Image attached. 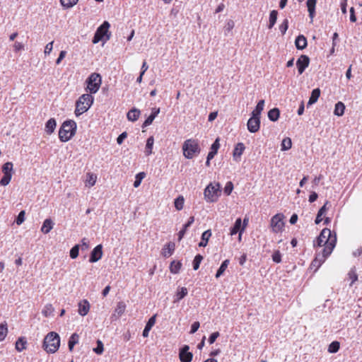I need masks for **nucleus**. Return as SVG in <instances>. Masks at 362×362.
<instances>
[{"mask_svg": "<svg viewBox=\"0 0 362 362\" xmlns=\"http://www.w3.org/2000/svg\"><path fill=\"white\" fill-rule=\"evenodd\" d=\"M76 123L74 120H66L62 124L59 131V138L61 141H69L76 134Z\"/></svg>", "mask_w": 362, "mask_h": 362, "instance_id": "obj_1", "label": "nucleus"}, {"mask_svg": "<svg viewBox=\"0 0 362 362\" xmlns=\"http://www.w3.org/2000/svg\"><path fill=\"white\" fill-rule=\"evenodd\" d=\"M60 346V338L57 333L51 332L44 339L43 347L49 354L55 353Z\"/></svg>", "mask_w": 362, "mask_h": 362, "instance_id": "obj_2", "label": "nucleus"}, {"mask_svg": "<svg viewBox=\"0 0 362 362\" xmlns=\"http://www.w3.org/2000/svg\"><path fill=\"white\" fill-rule=\"evenodd\" d=\"M93 100L90 94H83L76 103L75 115L78 117L86 112L90 107Z\"/></svg>", "mask_w": 362, "mask_h": 362, "instance_id": "obj_3", "label": "nucleus"}, {"mask_svg": "<svg viewBox=\"0 0 362 362\" xmlns=\"http://www.w3.org/2000/svg\"><path fill=\"white\" fill-rule=\"evenodd\" d=\"M199 143L194 139H187L182 145L183 154L186 158L192 159L200 153Z\"/></svg>", "mask_w": 362, "mask_h": 362, "instance_id": "obj_4", "label": "nucleus"}, {"mask_svg": "<svg viewBox=\"0 0 362 362\" xmlns=\"http://www.w3.org/2000/svg\"><path fill=\"white\" fill-rule=\"evenodd\" d=\"M221 185L219 183H210L204 189V198L207 202H215L220 195Z\"/></svg>", "mask_w": 362, "mask_h": 362, "instance_id": "obj_5", "label": "nucleus"}, {"mask_svg": "<svg viewBox=\"0 0 362 362\" xmlns=\"http://www.w3.org/2000/svg\"><path fill=\"white\" fill-rule=\"evenodd\" d=\"M110 26V25L107 21H104L103 23L95 33L92 40L93 44H96L104 39L105 40H108L110 39V35L108 34V29Z\"/></svg>", "mask_w": 362, "mask_h": 362, "instance_id": "obj_6", "label": "nucleus"}, {"mask_svg": "<svg viewBox=\"0 0 362 362\" xmlns=\"http://www.w3.org/2000/svg\"><path fill=\"white\" fill-rule=\"evenodd\" d=\"M334 238H337L335 233L332 234L330 229L324 228L314 242V246L316 245L319 247L327 245L328 243L332 242V240Z\"/></svg>", "mask_w": 362, "mask_h": 362, "instance_id": "obj_7", "label": "nucleus"}, {"mask_svg": "<svg viewBox=\"0 0 362 362\" xmlns=\"http://www.w3.org/2000/svg\"><path fill=\"white\" fill-rule=\"evenodd\" d=\"M88 83L87 89L89 90L90 93H95L99 90L101 83L102 78L101 76L97 73L91 74L86 81Z\"/></svg>", "mask_w": 362, "mask_h": 362, "instance_id": "obj_8", "label": "nucleus"}, {"mask_svg": "<svg viewBox=\"0 0 362 362\" xmlns=\"http://www.w3.org/2000/svg\"><path fill=\"white\" fill-rule=\"evenodd\" d=\"M284 215L281 214H277L274 215L271 219V227L274 233H279L282 230L284 223Z\"/></svg>", "mask_w": 362, "mask_h": 362, "instance_id": "obj_9", "label": "nucleus"}, {"mask_svg": "<svg viewBox=\"0 0 362 362\" xmlns=\"http://www.w3.org/2000/svg\"><path fill=\"white\" fill-rule=\"evenodd\" d=\"M247 129L251 133H255L259 131L260 127L259 117L252 116L247 121Z\"/></svg>", "mask_w": 362, "mask_h": 362, "instance_id": "obj_10", "label": "nucleus"}, {"mask_svg": "<svg viewBox=\"0 0 362 362\" xmlns=\"http://www.w3.org/2000/svg\"><path fill=\"white\" fill-rule=\"evenodd\" d=\"M310 59L307 55L302 54L296 62V66L299 74H302L305 69L309 66Z\"/></svg>", "mask_w": 362, "mask_h": 362, "instance_id": "obj_11", "label": "nucleus"}, {"mask_svg": "<svg viewBox=\"0 0 362 362\" xmlns=\"http://www.w3.org/2000/svg\"><path fill=\"white\" fill-rule=\"evenodd\" d=\"M189 347L188 345H185L180 351L179 357L181 362H191L192 360L193 354L189 351Z\"/></svg>", "mask_w": 362, "mask_h": 362, "instance_id": "obj_12", "label": "nucleus"}, {"mask_svg": "<svg viewBox=\"0 0 362 362\" xmlns=\"http://www.w3.org/2000/svg\"><path fill=\"white\" fill-rule=\"evenodd\" d=\"M103 257V245H98L90 252L89 262L91 263L96 262Z\"/></svg>", "mask_w": 362, "mask_h": 362, "instance_id": "obj_13", "label": "nucleus"}, {"mask_svg": "<svg viewBox=\"0 0 362 362\" xmlns=\"http://www.w3.org/2000/svg\"><path fill=\"white\" fill-rule=\"evenodd\" d=\"M337 242V238H334L332 240V242H329L327 245H325V247L322 249V252L321 254V256H324V259H326V258L329 256L334 248L336 245Z\"/></svg>", "mask_w": 362, "mask_h": 362, "instance_id": "obj_14", "label": "nucleus"}, {"mask_svg": "<svg viewBox=\"0 0 362 362\" xmlns=\"http://www.w3.org/2000/svg\"><path fill=\"white\" fill-rule=\"evenodd\" d=\"M90 310L89 302L84 299L78 303V314L81 316H85L88 314Z\"/></svg>", "mask_w": 362, "mask_h": 362, "instance_id": "obj_15", "label": "nucleus"}, {"mask_svg": "<svg viewBox=\"0 0 362 362\" xmlns=\"http://www.w3.org/2000/svg\"><path fill=\"white\" fill-rule=\"evenodd\" d=\"M160 113V108L159 107H153L152 108L151 115L146 118V119L144 121V122L142 124V127H146L152 124L154 119L157 115Z\"/></svg>", "mask_w": 362, "mask_h": 362, "instance_id": "obj_16", "label": "nucleus"}, {"mask_svg": "<svg viewBox=\"0 0 362 362\" xmlns=\"http://www.w3.org/2000/svg\"><path fill=\"white\" fill-rule=\"evenodd\" d=\"M245 147L243 143L240 142L236 144L233 153V159L235 160H239L242 154L243 153V151H245Z\"/></svg>", "mask_w": 362, "mask_h": 362, "instance_id": "obj_17", "label": "nucleus"}, {"mask_svg": "<svg viewBox=\"0 0 362 362\" xmlns=\"http://www.w3.org/2000/svg\"><path fill=\"white\" fill-rule=\"evenodd\" d=\"M175 245L173 242L166 244L162 250L161 254L165 257L171 256L175 250Z\"/></svg>", "mask_w": 362, "mask_h": 362, "instance_id": "obj_18", "label": "nucleus"}, {"mask_svg": "<svg viewBox=\"0 0 362 362\" xmlns=\"http://www.w3.org/2000/svg\"><path fill=\"white\" fill-rule=\"evenodd\" d=\"M325 261L324 256H321L320 253H317L311 262L310 268L317 271Z\"/></svg>", "mask_w": 362, "mask_h": 362, "instance_id": "obj_19", "label": "nucleus"}, {"mask_svg": "<svg viewBox=\"0 0 362 362\" xmlns=\"http://www.w3.org/2000/svg\"><path fill=\"white\" fill-rule=\"evenodd\" d=\"M156 315H154L151 317H150L149 320H148V322L144 327V329L143 331V333H142V335L144 337H148L150 330L151 329L152 327L156 323Z\"/></svg>", "mask_w": 362, "mask_h": 362, "instance_id": "obj_20", "label": "nucleus"}, {"mask_svg": "<svg viewBox=\"0 0 362 362\" xmlns=\"http://www.w3.org/2000/svg\"><path fill=\"white\" fill-rule=\"evenodd\" d=\"M295 45L298 49L302 50L307 47V39L303 35H299L296 40Z\"/></svg>", "mask_w": 362, "mask_h": 362, "instance_id": "obj_21", "label": "nucleus"}, {"mask_svg": "<svg viewBox=\"0 0 362 362\" xmlns=\"http://www.w3.org/2000/svg\"><path fill=\"white\" fill-rule=\"evenodd\" d=\"M140 114H141L140 110L139 109L134 107V108L131 109L127 112V117L128 120H129L131 122H135L139 119Z\"/></svg>", "mask_w": 362, "mask_h": 362, "instance_id": "obj_22", "label": "nucleus"}, {"mask_svg": "<svg viewBox=\"0 0 362 362\" xmlns=\"http://www.w3.org/2000/svg\"><path fill=\"white\" fill-rule=\"evenodd\" d=\"M241 224H242L241 218H237L235 222L234 226L230 228V234L231 235H234L236 233H238V232H240L239 239H240L241 238L240 231H241V229H242Z\"/></svg>", "mask_w": 362, "mask_h": 362, "instance_id": "obj_23", "label": "nucleus"}, {"mask_svg": "<svg viewBox=\"0 0 362 362\" xmlns=\"http://www.w3.org/2000/svg\"><path fill=\"white\" fill-rule=\"evenodd\" d=\"M57 126V122L55 119L51 118L49 119L45 124V132L47 134H51L54 132Z\"/></svg>", "mask_w": 362, "mask_h": 362, "instance_id": "obj_24", "label": "nucleus"}, {"mask_svg": "<svg viewBox=\"0 0 362 362\" xmlns=\"http://www.w3.org/2000/svg\"><path fill=\"white\" fill-rule=\"evenodd\" d=\"M317 0H308L307 1V7L308 11L309 12V16L313 21L315 14V6H316Z\"/></svg>", "mask_w": 362, "mask_h": 362, "instance_id": "obj_25", "label": "nucleus"}, {"mask_svg": "<svg viewBox=\"0 0 362 362\" xmlns=\"http://www.w3.org/2000/svg\"><path fill=\"white\" fill-rule=\"evenodd\" d=\"M220 147L219 139L217 138L215 141L212 144L211 146V150L207 156H209V159H213L214 157L216 155L218 150Z\"/></svg>", "mask_w": 362, "mask_h": 362, "instance_id": "obj_26", "label": "nucleus"}, {"mask_svg": "<svg viewBox=\"0 0 362 362\" xmlns=\"http://www.w3.org/2000/svg\"><path fill=\"white\" fill-rule=\"evenodd\" d=\"M327 205H329V202L328 201H327L325 204L319 209L315 221L316 224H319L322 221V216L324 215L328 209Z\"/></svg>", "mask_w": 362, "mask_h": 362, "instance_id": "obj_27", "label": "nucleus"}, {"mask_svg": "<svg viewBox=\"0 0 362 362\" xmlns=\"http://www.w3.org/2000/svg\"><path fill=\"white\" fill-rule=\"evenodd\" d=\"M53 226V221L50 218H47L43 222V224L41 228V231L45 234H47L52 229Z\"/></svg>", "mask_w": 362, "mask_h": 362, "instance_id": "obj_28", "label": "nucleus"}, {"mask_svg": "<svg viewBox=\"0 0 362 362\" xmlns=\"http://www.w3.org/2000/svg\"><path fill=\"white\" fill-rule=\"evenodd\" d=\"M320 95V90L319 88L313 89L311 92V95L309 98L308 106L315 103Z\"/></svg>", "mask_w": 362, "mask_h": 362, "instance_id": "obj_29", "label": "nucleus"}, {"mask_svg": "<svg viewBox=\"0 0 362 362\" xmlns=\"http://www.w3.org/2000/svg\"><path fill=\"white\" fill-rule=\"evenodd\" d=\"M188 293L187 288L186 287H182L178 288L175 296L174 302H179L182 298H184Z\"/></svg>", "mask_w": 362, "mask_h": 362, "instance_id": "obj_30", "label": "nucleus"}, {"mask_svg": "<svg viewBox=\"0 0 362 362\" xmlns=\"http://www.w3.org/2000/svg\"><path fill=\"white\" fill-rule=\"evenodd\" d=\"M264 107V100H261L258 102L255 109L252 111V115L255 117H259Z\"/></svg>", "mask_w": 362, "mask_h": 362, "instance_id": "obj_31", "label": "nucleus"}, {"mask_svg": "<svg viewBox=\"0 0 362 362\" xmlns=\"http://www.w3.org/2000/svg\"><path fill=\"white\" fill-rule=\"evenodd\" d=\"M345 105L342 102H338L335 104L334 114L337 116H342L344 113Z\"/></svg>", "mask_w": 362, "mask_h": 362, "instance_id": "obj_32", "label": "nucleus"}, {"mask_svg": "<svg viewBox=\"0 0 362 362\" xmlns=\"http://www.w3.org/2000/svg\"><path fill=\"white\" fill-rule=\"evenodd\" d=\"M211 235V232L210 230H207L204 231L202 235V240L199 243V247H206Z\"/></svg>", "mask_w": 362, "mask_h": 362, "instance_id": "obj_33", "label": "nucleus"}, {"mask_svg": "<svg viewBox=\"0 0 362 362\" xmlns=\"http://www.w3.org/2000/svg\"><path fill=\"white\" fill-rule=\"evenodd\" d=\"M277 16H278V11H277L272 10L270 12L269 20V25H268V28L269 29H272L274 27V25H275V23H276Z\"/></svg>", "mask_w": 362, "mask_h": 362, "instance_id": "obj_34", "label": "nucleus"}, {"mask_svg": "<svg viewBox=\"0 0 362 362\" xmlns=\"http://www.w3.org/2000/svg\"><path fill=\"white\" fill-rule=\"evenodd\" d=\"M279 115L280 111L276 107L273 108L268 112V117L272 122L277 121L279 117Z\"/></svg>", "mask_w": 362, "mask_h": 362, "instance_id": "obj_35", "label": "nucleus"}, {"mask_svg": "<svg viewBox=\"0 0 362 362\" xmlns=\"http://www.w3.org/2000/svg\"><path fill=\"white\" fill-rule=\"evenodd\" d=\"M154 144V139L153 136H150L147 139L145 153L146 156H149L152 153V149Z\"/></svg>", "mask_w": 362, "mask_h": 362, "instance_id": "obj_36", "label": "nucleus"}, {"mask_svg": "<svg viewBox=\"0 0 362 362\" xmlns=\"http://www.w3.org/2000/svg\"><path fill=\"white\" fill-rule=\"evenodd\" d=\"M78 335L76 333H74L69 338L68 342V346L70 351H71L74 346L78 342Z\"/></svg>", "mask_w": 362, "mask_h": 362, "instance_id": "obj_37", "label": "nucleus"}, {"mask_svg": "<svg viewBox=\"0 0 362 362\" xmlns=\"http://www.w3.org/2000/svg\"><path fill=\"white\" fill-rule=\"evenodd\" d=\"M229 259H226L222 262L216 274V278H219L224 273L229 264Z\"/></svg>", "mask_w": 362, "mask_h": 362, "instance_id": "obj_38", "label": "nucleus"}, {"mask_svg": "<svg viewBox=\"0 0 362 362\" xmlns=\"http://www.w3.org/2000/svg\"><path fill=\"white\" fill-rule=\"evenodd\" d=\"M182 267V263L180 262L173 261L171 262L170 266V272L173 274L179 273Z\"/></svg>", "mask_w": 362, "mask_h": 362, "instance_id": "obj_39", "label": "nucleus"}, {"mask_svg": "<svg viewBox=\"0 0 362 362\" xmlns=\"http://www.w3.org/2000/svg\"><path fill=\"white\" fill-rule=\"evenodd\" d=\"M125 309V303L122 301H120L117 303V307L115 310V313L118 315V317H120L122 314H124Z\"/></svg>", "mask_w": 362, "mask_h": 362, "instance_id": "obj_40", "label": "nucleus"}, {"mask_svg": "<svg viewBox=\"0 0 362 362\" xmlns=\"http://www.w3.org/2000/svg\"><path fill=\"white\" fill-rule=\"evenodd\" d=\"M2 172L4 175H12L13 174V163L11 162H7L2 166Z\"/></svg>", "mask_w": 362, "mask_h": 362, "instance_id": "obj_41", "label": "nucleus"}, {"mask_svg": "<svg viewBox=\"0 0 362 362\" xmlns=\"http://www.w3.org/2000/svg\"><path fill=\"white\" fill-rule=\"evenodd\" d=\"M281 151L289 150L292 146L291 139L289 137L284 138L281 141Z\"/></svg>", "mask_w": 362, "mask_h": 362, "instance_id": "obj_42", "label": "nucleus"}, {"mask_svg": "<svg viewBox=\"0 0 362 362\" xmlns=\"http://www.w3.org/2000/svg\"><path fill=\"white\" fill-rule=\"evenodd\" d=\"M185 199L182 196H179L175 199L174 204L177 210L180 211L183 209Z\"/></svg>", "mask_w": 362, "mask_h": 362, "instance_id": "obj_43", "label": "nucleus"}, {"mask_svg": "<svg viewBox=\"0 0 362 362\" xmlns=\"http://www.w3.org/2000/svg\"><path fill=\"white\" fill-rule=\"evenodd\" d=\"M78 1V0H60L62 6L65 8L73 7Z\"/></svg>", "mask_w": 362, "mask_h": 362, "instance_id": "obj_44", "label": "nucleus"}, {"mask_svg": "<svg viewBox=\"0 0 362 362\" xmlns=\"http://www.w3.org/2000/svg\"><path fill=\"white\" fill-rule=\"evenodd\" d=\"M54 312V308L52 306V305L51 304H47L42 311V313L44 316L45 317H48V316H50Z\"/></svg>", "mask_w": 362, "mask_h": 362, "instance_id": "obj_45", "label": "nucleus"}, {"mask_svg": "<svg viewBox=\"0 0 362 362\" xmlns=\"http://www.w3.org/2000/svg\"><path fill=\"white\" fill-rule=\"evenodd\" d=\"M204 257L202 255L198 254L195 256L194 260H193V269L194 270H197L199 267V265L203 260Z\"/></svg>", "mask_w": 362, "mask_h": 362, "instance_id": "obj_46", "label": "nucleus"}, {"mask_svg": "<svg viewBox=\"0 0 362 362\" xmlns=\"http://www.w3.org/2000/svg\"><path fill=\"white\" fill-rule=\"evenodd\" d=\"M339 347H340L339 342H338L337 341H332L329 345L328 351L329 353H337L339 351Z\"/></svg>", "mask_w": 362, "mask_h": 362, "instance_id": "obj_47", "label": "nucleus"}, {"mask_svg": "<svg viewBox=\"0 0 362 362\" xmlns=\"http://www.w3.org/2000/svg\"><path fill=\"white\" fill-rule=\"evenodd\" d=\"M25 344L26 341L24 340L23 338H19L16 342V349L18 351H22L25 349Z\"/></svg>", "mask_w": 362, "mask_h": 362, "instance_id": "obj_48", "label": "nucleus"}, {"mask_svg": "<svg viewBox=\"0 0 362 362\" xmlns=\"http://www.w3.org/2000/svg\"><path fill=\"white\" fill-rule=\"evenodd\" d=\"M145 175L146 174L144 172L136 174V179L134 182V187H138L141 185V180L144 178Z\"/></svg>", "mask_w": 362, "mask_h": 362, "instance_id": "obj_49", "label": "nucleus"}, {"mask_svg": "<svg viewBox=\"0 0 362 362\" xmlns=\"http://www.w3.org/2000/svg\"><path fill=\"white\" fill-rule=\"evenodd\" d=\"M8 332L7 326L6 324H0V341H3Z\"/></svg>", "mask_w": 362, "mask_h": 362, "instance_id": "obj_50", "label": "nucleus"}, {"mask_svg": "<svg viewBox=\"0 0 362 362\" xmlns=\"http://www.w3.org/2000/svg\"><path fill=\"white\" fill-rule=\"evenodd\" d=\"M79 248V245H76L71 249L70 257L71 259H76L78 256Z\"/></svg>", "mask_w": 362, "mask_h": 362, "instance_id": "obj_51", "label": "nucleus"}, {"mask_svg": "<svg viewBox=\"0 0 362 362\" xmlns=\"http://www.w3.org/2000/svg\"><path fill=\"white\" fill-rule=\"evenodd\" d=\"M103 351H104V347H103V342L100 340H98L97 341V346L93 349V351L95 354L100 355L103 354Z\"/></svg>", "mask_w": 362, "mask_h": 362, "instance_id": "obj_52", "label": "nucleus"}, {"mask_svg": "<svg viewBox=\"0 0 362 362\" xmlns=\"http://www.w3.org/2000/svg\"><path fill=\"white\" fill-rule=\"evenodd\" d=\"M288 19H284L281 24L279 25V30L281 31L282 35H284L288 30Z\"/></svg>", "mask_w": 362, "mask_h": 362, "instance_id": "obj_53", "label": "nucleus"}, {"mask_svg": "<svg viewBox=\"0 0 362 362\" xmlns=\"http://www.w3.org/2000/svg\"><path fill=\"white\" fill-rule=\"evenodd\" d=\"M272 257V260L276 263H280L281 262V254L279 250H275Z\"/></svg>", "mask_w": 362, "mask_h": 362, "instance_id": "obj_54", "label": "nucleus"}, {"mask_svg": "<svg viewBox=\"0 0 362 362\" xmlns=\"http://www.w3.org/2000/svg\"><path fill=\"white\" fill-rule=\"evenodd\" d=\"M12 177V175H4L3 177L0 180V184L2 186H6L9 184Z\"/></svg>", "mask_w": 362, "mask_h": 362, "instance_id": "obj_55", "label": "nucleus"}, {"mask_svg": "<svg viewBox=\"0 0 362 362\" xmlns=\"http://www.w3.org/2000/svg\"><path fill=\"white\" fill-rule=\"evenodd\" d=\"M88 179L86 181L87 182V185L89 187H92V186H93L95 184L96 176H95L93 174H90V173H88Z\"/></svg>", "mask_w": 362, "mask_h": 362, "instance_id": "obj_56", "label": "nucleus"}, {"mask_svg": "<svg viewBox=\"0 0 362 362\" xmlns=\"http://www.w3.org/2000/svg\"><path fill=\"white\" fill-rule=\"evenodd\" d=\"M233 189V185L231 182H228L224 187V192L226 194L229 195Z\"/></svg>", "mask_w": 362, "mask_h": 362, "instance_id": "obj_57", "label": "nucleus"}, {"mask_svg": "<svg viewBox=\"0 0 362 362\" xmlns=\"http://www.w3.org/2000/svg\"><path fill=\"white\" fill-rule=\"evenodd\" d=\"M25 220V211H21L17 218H16V223L17 225H21V223H23V222Z\"/></svg>", "mask_w": 362, "mask_h": 362, "instance_id": "obj_58", "label": "nucleus"}, {"mask_svg": "<svg viewBox=\"0 0 362 362\" xmlns=\"http://www.w3.org/2000/svg\"><path fill=\"white\" fill-rule=\"evenodd\" d=\"M82 250H86L89 247V241L87 238H83L81 240V244L79 245Z\"/></svg>", "mask_w": 362, "mask_h": 362, "instance_id": "obj_59", "label": "nucleus"}, {"mask_svg": "<svg viewBox=\"0 0 362 362\" xmlns=\"http://www.w3.org/2000/svg\"><path fill=\"white\" fill-rule=\"evenodd\" d=\"M220 334L218 332H215L212 333L209 338V343L212 344L216 340V339L219 337Z\"/></svg>", "mask_w": 362, "mask_h": 362, "instance_id": "obj_60", "label": "nucleus"}, {"mask_svg": "<svg viewBox=\"0 0 362 362\" xmlns=\"http://www.w3.org/2000/svg\"><path fill=\"white\" fill-rule=\"evenodd\" d=\"M349 276L351 279V286H352V284L358 279L357 274L355 271L351 270L349 273Z\"/></svg>", "mask_w": 362, "mask_h": 362, "instance_id": "obj_61", "label": "nucleus"}, {"mask_svg": "<svg viewBox=\"0 0 362 362\" xmlns=\"http://www.w3.org/2000/svg\"><path fill=\"white\" fill-rule=\"evenodd\" d=\"M53 41L49 42L48 44L46 45L45 47V51H44V53L45 55H47V54H49L50 52H52V46H53Z\"/></svg>", "mask_w": 362, "mask_h": 362, "instance_id": "obj_62", "label": "nucleus"}, {"mask_svg": "<svg viewBox=\"0 0 362 362\" xmlns=\"http://www.w3.org/2000/svg\"><path fill=\"white\" fill-rule=\"evenodd\" d=\"M13 49L15 52H18L20 50L24 49V45L22 42L16 41L13 45Z\"/></svg>", "mask_w": 362, "mask_h": 362, "instance_id": "obj_63", "label": "nucleus"}, {"mask_svg": "<svg viewBox=\"0 0 362 362\" xmlns=\"http://www.w3.org/2000/svg\"><path fill=\"white\" fill-rule=\"evenodd\" d=\"M200 325H199V322H194L192 326H191V330H190V333L191 334H194L195 333L199 327Z\"/></svg>", "mask_w": 362, "mask_h": 362, "instance_id": "obj_64", "label": "nucleus"}]
</instances>
